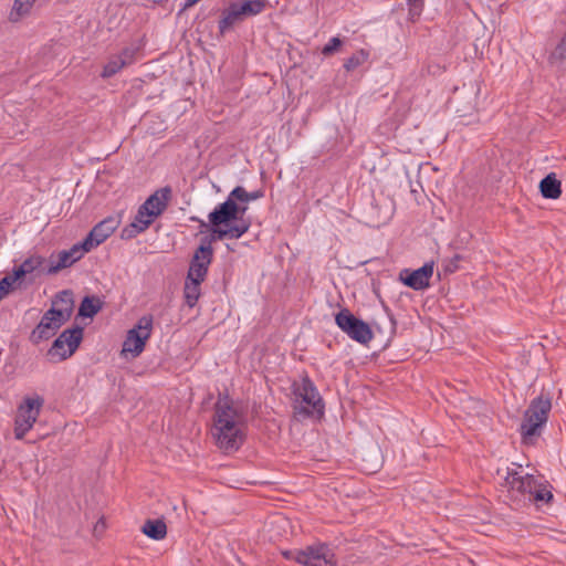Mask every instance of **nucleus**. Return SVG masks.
<instances>
[{
	"mask_svg": "<svg viewBox=\"0 0 566 566\" xmlns=\"http://www.w3.org/2000/svg\"><path fill=\"white\" fill-rule=\"evenodd\" d=\"M539 192L545 199H558L562 195V184L556 174L551 172L539 181Z\"/></svg>",
	"mask_w": 566,
	"mask_h": 566,
	"instance_id": "obj_18",
	"label": "nucleus"
},
{
	"mask_svg": "<svg viewBox=\"0 0 566 566\" xmlns=\"http://www.w3.org/2000/svg\"><path fill=\"white\" fill-rule=\"evenodd\" d=\"M73 292L71 290H63L53 298L50 314H54L67 322L73 314Z\"/></svg>",
	"mask_w": 566,
	"mask_h": 566,
	"instance_id": "obj_16",
	"label": "nucleus"
},
{
	"mask_svg": "<svg viewBox=\"0 0 566 566\" xmlns=\"http://www.w3.org/2000/svg\"><path fill=\"white\" fill-rule=\"evenodd\" d=\"M213 437L218 447L224 451H237L244 441L241 428V415L228 395L219 397L214 406Z\"/></svg>",
	"mask_w": 566,
	"mask_h": 566,
	"instance_id": "obj_1",
	"label": "nucleus"
},
{
	"mask_svg": "<svg viewBox=\"0 0 566 566\" xmlns=\"http://www.w3.org/2000/svg\"><path fill=\"white\" fill-rule=\"evenodd\" d=\"M92 248H88V245H85V239L74 244L69 250H62L57 253V261H53V255L50 258L51 265L48 269V274H56L61 270L70 268L73 265L76 261L83 258L84 253L90 252Z\"/></svg>",
	"mask_w": 566,
	"mask_h": 566,
	"instance_id": "obj_11",
	"label": "nucleus"
},
{
	"mask_svg": "<svg viewBox=\"0 0 566 566\" xmlns=\"http://www.w3.org/2000/svg\"><path fill=\"white\" fill-rule=\"evenodd\" d=\"M335 323L349 338L361 345H367L374 337L370 326L348 308H342L335 315Z\"/></svg>",
	"mask_w": 566,
	"mask_h": 566,
	"instance_id": "obj_7",
	"label": "nucleus"
},
{
	"mask_svg": "<svg viewBox=\"0 0 566 566\" xmlns=\"http://www.w3.org/2000/svg\"><path fill=\"white\" fill-rule=\"evenodd\" d=\"M171 195L172 190L169 186L163 187L150 195L140 206L144 210L149 212V217L155 219L165 212L171 199Z\"/></svg>",
	"mask_w": 566,
	"mask_h": 566,
	"instance_id": "obj_15",
	"label": "nucleus"
},
{
	"mask_svg": "<svg viewBox=\"0 0 566 566\" xmlns=\"http://www.w3.org/2000/svg\"><path fill=\"white\" fill-rule=\"evenodd\" d=\"M67 347V355H73L83 339V327L75 325L64 329L57 337Z\"/></svg>",
	"mask_w": 566,
	"mask_h": 566,
	"instance_id": "obj_19",
	"label": "nucleus"
},
{
	"mask_svg": "<svg viewBox=\"0 0 566 566\" xmlns=\"http://www.w3.org/2000/svg\"><path fill=\"white\" fill-rule=\"evenodd\" d=\"M433 274V262L424 263L417 270L403 269L399 273V280L415 291H422L430 286Z\"/></svg>",
	"mask_w": 566,
	"mask_h": 566,
	"instance_id": "obj_10",
	"label": "nucleus"
},
{
	"mask_svg": "<svg viewBox=\"0 0 566 566\" xmlns=\"http://www.w3.org/2000/svg\"><path fill=\"white\" fill-rule=\"evenodd\" d=\"M343 44V41L338 36H333L328 43H326L322 49V54L324 56H331L335 52H337Z\"/></svg>",
	"mask_w": 566,
	"mask_h": 566,
	"instance_id": "obj_35",
	"label": "nucleus"
},
{
	"mask_svg": "<svg viewBox=\"0 0 566 566\" xmlns=\"http://www.w3.org/2000/svg\"><path fill=\"white\" fill-rule=\"evenodd\" d=\"M238 202L230 192L227 199L217 205L209 213L211 241L237 240L247 233L251 227L250 220L237 222Z\"/></svg>",
	"mask_w": 566,
	"mask_h": 566,
	"instance_id": "obj_2",
	"label": "nucleus"
},
{
	"mask_svg": "<svg viewBox=\"0 0 566 566\" xmlns=\"http://www.w3.org/2000/svg\"><path fill=\"white\" fill-rule=\"evenodd\" d=\"M44 405L43 397L34 395L33 397L27 396L17 409L14 419V438L22 440L25 434L32 429L35 423L40 411Z\"/></svg>",
	"mask_w": 566,
	"mask_h": 566,
	"instance_id": "obj_5",
	"label": "nucleus"
},
{
	"mask_svg": "<svg viewBox=\"0 0 566 566\" xmlns=\"http://www.w3.org/2000/svg\"><path fill=\"white\" fill-rule=\"evenodd\" d=\"M407 3L409 19L415 22L422 13L424 0H407Z\"/></svg>",
	"mask_w": 566,
	"mask_h": 566,
	"instance_id": "obj_33",
	"label": "nucleus"
},
{
	"mask_svg": "<svg viewBox=\"0 0 566 566\" xmlns=\"http://www.w3.org/2000/svg\"><path fill=\"white\" fill-rule=\"evenodd\" d=\"M167 0H153L154 3L156 4H161L164 2H166Z\"/></svg>",
	"mask_w": 566,
	"mask_h": 566,
	"instance_id": "obj_43",
	"label": "nucleus"
},
{
	"mask_svg": "<svg viewBox=\"0 0 566 566\" xmlns=\"http://www.w3.org/2000/svg\"><path fill=\"white\" fill-rule=\"evenodd\" d=\"M230 192L232 193V197L237 201H239V202H247V203L249 201H253V200L260 199V198H262L264 196L262 190H255V191H252V192H248L241 186H237Z\"/></svg>",
	"mask_w": 566,
	"mask_h": 566,
	"instance_id": "obj_25",
	"label": "nucleus"
},
{
	"mask_svg": "<svg viewBox=\"0 0 566 566\" xmlns=\"http://www.w3.org/2000/svg\"><path fill=\"white\" fill-rule=\"evenodd\" d=\"M244 20L237 2L230 3V6L222 11V18L218 22L219 32L224 35L237 22Z\"/></svg>",
	"mask_w": 566,
	"mask_h": 566,
	"instance_id": "obj_17",
	"label": "nucleus"
},
{
	"mask_svg": "<svg viewBox=\"0 0 566 566\" xmlns=\"http://www.w3.org/2000/svg\"><path fill=\"white\" fill-rule=\"evenodd\" d=\"M552 499H553V494L551 491H547L545 489L538 490L536 486L530 501L549 502Z\"/></svg>",
	"mask_w": 566,
	"mask_h": 566,
	"instance_id": "obj_36",
	"label": "nucleus"
},
{
	"mask_svg": "<svg viewBox=\"0 0 566 566\" xmlns=\"http://www.w3.org/2000/svg\"><path fill=\"white\" fill-rule=\"evenodd\" d=\"M505 485L510 492H516L517 495L531 500L536 488V480L532 474L521 475L517 471L512 470L507 471Z\"/></svg>",
	"mask_w": 566,
	"mask_h": 566,
	"instance_id": "obj_14",
	"label": "nucleus"
},
{
	"mask_svg": "<svg viewBox=\"0 0 566 566\" xmlns=\"http://www.w3.org/2000/svg\"><path fill=\"white\" fill-rule=\"evenodd\" d=\"M50 313L51 308L43 314L40 323L32 331L30 338L34 344L53 337L61 326L66 323L63 318Z\"/></svg>",
	"mask_w": 566,
	"mask_h": 566,
	"instance_id": "obj_13",
	"label": "nucleus"
},
{
	"mask_svg": "<svg viewBox=\"0 0 566 566\" xmlns=\"http://www.w3.org/2000/svg\"><path fill=\"white\" fill-rule=\"evenodd\" d=\"M35 0H14L12 10L10 12V20L13 22L19 21L22 17L30 13Z\"/></svg>",
	"mask_w": 566,
	"mask_h": 566,
	"instance_id": "obj_24",
	"label": "nucleus"
},
{
	"mask_svg": "<svg viewBox=\"0 0 566 566\" xmlns=\"http://www.w3.org/2000/svg\"><path fill=\"white\" fill-rule=\"evenodd\" d=\"M149 228V222L143 223V226H139L135 221H132L129 224H127L120 232V238L123 240H130L135 237H137L139 233L146 231Z\"/></svg>",
	"mask_w": 566,
	"mask_h": 566,
	"instance_id": "obj_29",
	"label": "nucleus"
},
{
	"mask_svg": "<svg viewBox=\"0 0 566 566\" xmlns=\"http://www.w3.org/2000/svg\"><path fill=\"white\" fill-rule=\"evenodd\" d=\"M283 556L303 566H336L335 555L326 544L310 545L304 549L285 551Z\"/></svg>",
	"mask_w": 566,
	"mask_h": 566,
	"instance_id": "obj_6",
	"label": "nucleus"
},
{
	"mask_svg": "<svg viewBox=\"0 0 566 566\" xmlns=\"http://www.w3.org/2000/svg\"><path fill=\"white\" fill-rule=\"evenodd\" d=\"M212 242L208 238H203L199 247L189 262L187 276L198 281H205L208 274L209 265L213 260Z\"/></svg>",
	"mask_w": 566,
	"mask_h": 566,
	"instance_id": "obj_9",
	"label": "nucleus"
},
{
	"mask_svg": "<svg viewBox=\"0 0 566 566\" xmlns=\"http://www.w3.org/2000/svg\"><path fill=\"white\" fill-rule=\"evenodd\" d=\"M199 1H200V0H186V1H185V3H184V6H182V8H181V10H182V11H184V10H187V9H189V8L193 7V6H195L197 2H199Z\"/></svg>",
	"mask_w": 566,
	"mask_h": 566,
	"instance_id": "obj_42",
	"label": "nucleus"
},
{
	"mask_svg": "<svg viewBox=\"0 0 566 566\" xmlns=\"http://www.w3.org/2000/svg\"><path fill=\"white\" fill-rule=\"evenodd\" d=\"M201 283L202 281L188 279L185 280L184 286V298L185 303L190 307H195L199 297L201 296Z\"/></svg>",
	"mask_w": 566,
	"mask_h": 566,
	"instance_id": "obj_22",
	"label": "nucleus"
},
{
	"mask_svg": "<svg viewBox=\"0 0 566 566\" xmlns=\"http://www.w3.org/2000/svg\"><path fill=\"white\" fill-rule=\"evenodd\" d=\"M13 283L14 281H11L9 275H6L0 280V292L3 294V296L10 292Z\"/></svg>",
	"mask_w": 566,
	"mask_h": 566,
	"instance_id": "obj_38",
	"label": "nucleus"
},
{
	"mask_svg": "<svg viewBox=\"0 0 566 566\" xmlns=\"http://www.w3.org/2000/svg\"><path fill=\"white\" fill-rule=\"evenodd\" d=\"M120 224V216H108L93 227L85 238V245L96 248L107 240Z\"/></svg>",
	"mask_w": 566,
	"mask_h": 566,
	"instance_id": "obj_12",
	"label": "nucleus"
},
{
	"mask_svg": "<svg viewBox=\"0 0 566 566\" xmlns=\"http://www.w3.org/2000/svg\"><path fill=\"white\" fill-rule=\"evenodd\" d=\"M463 256L459 253L453 254L451 258H444L441 261V268L444 274H452L460 269L459 263Z\"/></svg>",
	"mask_w": 566,
	"mask_h": 566,
	"instance_id": "obj_30",
	"label": "nucleus"
},
{
	"mask_svg": "<svg viewBox=\"0 0 566 566\" xmlns=\"http://www.w3.org/2000/svg\"><path fill=\"white\" fill-rule=\"evenodd\" d=\"M190 221L198 222L200 224L201 229H209L210 230V223L201 220L198 217H190Z\"/></svg>",
	"mask_w": 566,
	"mask_h": 566,
	"instance_id": "obj_41",
	"label": "nucleus"
},
{
	"mask_svg": "<svg viewBox=\"0 0 566 566\" xmlns=\"http://www.w3.org/2000/svg\"><path fill=\"white\" fill-rule=\"evenodd\" d=\"M368 56H369V54L367 51L359 50L345 61L344 69L347 72H352V71L356 70L358 66H360L361 64H364L367 61Z\"/></svg>",
	"mask_w": 566,
	"mask_h": 566,
	"instance_id": "obj_27",
	"label": "nucleus"
},
{
	"mask_svg": "<svg viewBox=\"0 0 566 566\" xmlns=\"http://www.w3.org/2000/svg\"><path fill=\"white\" fill-rule=\"evenodd\" d=\"M237 6L245 19L261 13L266 7V0H245L241 3L237 2Z\"/></svg>",
	"mask_w": 566,
	"mask_h": 566,
	"instance_id": "obj_23",
	"label": "nucleus"
},
{
	"mask_svg": "<svg viewBox=\"0 0 566 566\" xmlns=\"http://www.w3.org/2000/svg\"><path fill=\"white\" fill-rule=\"evenodd\" d=\"M136 223L143 226V223L149 222V226L154 222V218L149 217V212L144 210L142 206H139L137 213L134 218Z\"/></svg>",
	"mask_w": 566,
	"mask_h": 566,
	"instance_id": "obj_37",
	"label": "nucleus"
},
{
	"mask_svg": "<svg viewBox=\"0 0 566 566\" xmlns=\"http://www.w3.org/2000/svg\"><path fill=\"white\" fill-rule=\"evenodd\" d=\"M292 389L296 397V402H300V405L294 406L295 415L308 418L313 416L314 411L323 413V399L315 384L307 375H304L300 382H293Z\"/></svg>",
	"mask_w": 566,
	"mask_h": 566,
	"instance_id": "obj_4",
	"label": "nucleus"
},
{
	"mask_svg": "<svg viewBox=\"0 0 566 566\" xmlns=\"http://www.w3.org/2000/svg\"><path fill=\"white\" fill-rule=\"evenodd\" d=\"M564 61H566V31L548 56V62L551 64H556Z\"/></svg>",
	"mask_w": 566,
	"mask_h": 566,
	"instance_id": "obj_28",
	"label": "nucleus"
},
{
	"mask_svg": "<svg viewBox=\"0 0 566 566\" xmlns=\"http://www.w3.org/2000/svg\"><path fill=\"white\" fill-rule=\"evenodd\" d=\"M142 532L151 539L161 541L167 535V525L163 518H149L142 526Z\"/></svg>",
	"mask_w": 566,
	"mask_h": 566,
	"instance_id": "obj_20",
	"label": "nucleus"
},
{
	"mask_svg": "<svg viewBox=\"0 0 566 566\" xmlns=\"http://www.w3.org/2000/svg\"><path fill=\"white\" fill-rule=\"evenodd\" d=\"M140 46L129 45L124 48L117 56L125 62V66L133 64L136 61V54L139 52Z\"/></svg>",
	"mask_w": 566,
	"mask_h": 566,
	"instance_id": "obj_31",
	"label": "nucleus"
},
{
	"mask_svg": "<svg viewBox=\"0 0 566 566\" xmlns=\"http://www.w3.org/2000/svg\"><path fill=\"white\" fill-rule=\"evenodd\" d=\"M552 400L543 395L534 398L523 415L520 432L523 442L527 443L533 437H538L548 420Z\"/></svg>",
	"mask_w": 566,
	"mask_h": 566,
	"instance_id": "obj_3",
	"label": "nucleus"
},
{
	"mask_svg": "<svg viewBox=\"0 0 566 566\" xmlns=\"http://www.w3.org/2000/svg\"><path fill=\"white\" fill-rule=\"evenodd\" d=\"M3 297H4V296H3V294L0 292V301H1Z\"/></svg>",
	"mask_w": 566,
	"mask_h": 566,
	"instance_id": "obj_44",
	"label": "nucleus"
},
{
	"mask_svg": "<svg viewBox=\"0 0 566 566\" xmlns=\"http://www.w3.org/2000/svg\"><path fill=\"white\" fill-rule=\"evenodd\" d=\"M124 67H126L125 62H123L117 55H113L104 65L101 76L103 78H109L117 74Z\"/></svg>",
	"mask_w": 566,
	"mask_h": 566,
	"instance_id": "obj_26",
	"label": "nucleus"
},
{
	"mask_svg": "<svg viewBox=\"0 0 566 566\" xmlns=\"http://www.w3.org/2000/svg\"><path fill=\"white\" fill-rule=\"evenodd\" d=\"M153 328V316L144 315L142 316L136 326L128 331L126 339L123 343L122 353H129L132 357H138L146 345L147 339L151 335Z\"/></svg>",
	"mask_w": 566,
	"mask_h": 566,
	"instance_id": "obj_8",
	"label": "nucleus"
},
{
	"mask_svg": "<svg viewBox=\"0 0 566 566\" xmlns=\"http://www.w3.org/2000/svg\"><path fill=\"white\" fill-rule=\"evenodd\" d=\"M103 307V302L94 295L84 296L77 312V316L93 318Z\"/></svg>",
	"mask_w": 566,
	"mask_h": 566,
	"instance_id": "obj_21",
	"label": "nucleus"
},
{
	"mask_svg": "<svg viewBox=\"0 0 566 566\" xmlns=\"http://www.w3.org/2000/svg\"><path fill=\"white\" fill-rule=\"evenodd\" d=\"M238 202V211H237V222H239L240 220H247L244 218V214L248 210V206H247V202Z\"/></svg>",
	"mask_w": 566,
	"mask_h": 566,
	"instance_id": "obj_40",
	"label": "nucleus"
},
{
	"mask_svg": "<svg viewBox=\"0 0 566 566\" xmlns=\"http://www.w3.org/2000/svg\"><path fill=\"white\" fill-rule=\"evenodd\" d=\"M49 354L52 356H59L61 360L71 357L72 355H67V347L61 339L57 337L54 339L51 348L49 349Z\"/></svg>",
	"mask_w": 566,
	"mask_h": 566,
	"instance_id": "obj_34",
	"label": "nucleus"
},
{
	"mask_svg": "<svg viewBox=\"0 0 566 566\" xmlns=\"http://www.w3.org/2000/svg\"><path fill=\"white\" fill-rule=\"evenodd\" d=\"M45 262V259L41 255H31L28 259H25L21 265L24 268V272L27 274H30L34 272L35 270L40 269L43 263Z\"/></svg>",
	"mask_w": 566,
	"mask_h": 566,
	"instance_id": "obj_32",
	"label": "nucleus"
},
{
	"mask_svg": "<svg viewBox=\"0 0 566 566\" xmlns=\"http://www.w3.org/2000/svg\"><path fill=\"white\" fill-rule=\"evenodd\" d=\"M27 275V273L24 272V268H22V265L20 264L19 266H15L12 271V274H10V280L11 281H19L21 279H23L24 276Z\"/></svg>",
	"mask_w": 566,
	"mask_h": 566,
	"instance_id": "obj_39",
	"label": "nucleus"
}]
</instances>
